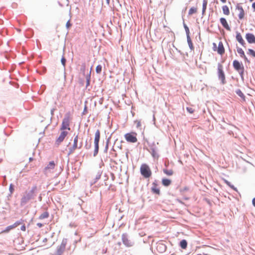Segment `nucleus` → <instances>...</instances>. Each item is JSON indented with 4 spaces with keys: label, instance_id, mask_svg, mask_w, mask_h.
Here are the masks:
<instances>
[{
    "label": "nucleus",
    "instance_id": "obj_9",
    "mask_svg": "<svg viewBox=\"0 0 255 255\" xmlns=\"http://www.w3.org/2000/svg\"><path fill=\"white\" fill-rule=\"evenodd\" d=\"M213 49L214 51L217 50L218 54L222 55L225 53V49L222 42L220 41L218 44V46L217 48L216 43H213Z\"/></svg>",
    "mask_w": 255,
    "mask_h": 255
},
{
    "label": "nucleus",
    "instance_id": "obj_30",
    "mask_svg": "<svg viewBox=\"0 0 255 255\" xmlns=\"http://www.w3.org/2000/svg\"><path fill=\"white\" fill-rule=\"evenodd\" d=\"M13 228H12V227L11 226V225L10 226H9L8 227H7L5 230H3L0 233H8L11 230L13 229Z\"/></svg>",
    "mask_w": 255,
    "mask_h": 255
},
{
    "label": "nucleus",
    "instance_id": "obj_40",
    "mask_svg": "<svg viewBox=\"0 0 255 255\" xmlns=\"http://www.w3.org/2000/svg\"><path fill=\"white\" fill-rule=\"evenodd\" d=\"M21 230L23 231V232H25L26 231V227L25 226L24 224H23L21 227Z\"/></svg>",
    "mask_w": 255,
    "mask_h": 255
},
{
    "label": "nucleus",
    "instance_id": "obj_23",
    "mask_svg": "<svg viewBox=\"0 0 255 255\" xmlns=\"http://www.w3.org/2000/svg\"><path fill=\"white\" fill-rule=\"evenodd\" d=\"M237 52L239 54H240L241 57L244 58L246 60H247V58L246 57L245 54L242 48H238Z\"/></svg>",
    "mask_w": 255,
    "mask_h": 255
},
{
    "label": "nucleus",
    "instance_id": "obj_3",
    "mask_svg": "<svg viewBox=\"0 0 255 255\" xmlns=\"http://www.w3.org/2000/svg\"><path fill=\"white\" fill-rule=\"evenodd\" d=\"M125 138L127 142L130 143H135L137 141V133L131 131L127 133L124 135Z\"/></svg>",
    "mask_w": 255,
    "mask_h": 255
},
{
    "label": "nucleus",
    "instance_id": "obj_4",
    "mask_svg": "<svg viewBox=\"0 0 255 255\" xmlns=\"http://www.w3.org/2000/svg\"><path fill=\"white\" fill-rule=\"evenodd\" d=\"M70 118L69 116L65 117L62 121L61 126L60 128V130L69 131L70 130Z\"/></svg>",
    "mask_w": 255,
    "mask_h": 255
},
{
    "label": "nucleus",
    "instance_id": "obj_33",
    "mask_svg": "<svg viewBox=\"0 0 255 255\" xmlns=\"http://www.w3.org/2000/svg\"><path fill=\"white\" fill-rule=\"evenodd\" d=\"M248 54L254 57H255V51L251 49H249L248 50Z\"/></svg>",
    "mask_w": 255,
    "mask_h": 255
},
{
    "label": "nucleus",
    "instance_id": "obj_31",
    "mask_svg": "<svg viewBox=\"0 0 255 255\" xmlns=\"http://www.w3.org/2000/svg\"><path fill=\"white\" fill-rule=\"evenodd\" d=\"M22 222L21 221H17L15 222L13 225H11L12 228H15L17 227L18 226L22 224Z\"/></svg>",
    "mask_w": 255,
    "mask_h": 255
},
{
    "label": "nucleus",
    "instance_id": "obj_42",
    "mask_svg": "<svg viewBox=\"0 0 255 255\" xmlns=\"http://www.w3.org/2000/svg\"><path fill=\"white\" fill-rule=\"evenodd\" d=\"M37 226L39 227V228H41L42 226H43V224H41V223H38L37 224Z\"/></svg>",
    "mask_w": 255,
    "mask_h": 255
},
{
    "label": "nucleus",
    "instance_id": "obj_39",
    "mask_svg": "<svg viewBox=\"0 0 255 255\" xmlns=\"http://www.w3.org/2000/svg\"><path fill=\"white\" fill-rule=\"evenodd\" d=\"M71 26V24L70 23V21H68L66 23V27L67 28H69V27H70Z\"/></svg>",
    "mask_w": 255,
    "mask_h": 255
},
{
    "label": "nucleus",
    "instance_id": "obj_22",
    "mask_svg": "<svg viewBox=\"0 0 255 255\" xmlns=\"http://www.w3.org/2000/svg\"><path fill=\"white\" fill-rule=\"evenodd\" d=\"M208 0H203L202 6V15H204L207 8Z\"/></svg>",
    "mask_w": 255,
    "mask_h": 255
},
{
    "label": "nucleus",
    "instance_id": "obj_34",
    "mask_svg": "<svg viewBox=\"0 0 255 255\" xmlns=\"http://www.w3.org/2000/svg\"><path fill=\"white\" fill-rule=\"evenodd\" d=\"M184 27L185 29L187 36H188V35H189V33H190L189 29L188 27L187 26V25L185 23H184Z\"/></svg>",
    "mask_w": 255,
    "mask_h": 255
},
{
    "label": "nucleus",
    "instance_id": "obj_47",
    "mask_svg": "<svg viewBox=\"0 0 255 255\" xmlns=\"http://www.w3.org/2000/svg\"><path fill=\"white\" fill-rule=\"evenodd\" d=\"M223 3H225L227 0H220Z\"/></svg>",
    "mask_w": 255,
    "mask_h": 255
},
{
    "label": "nucleus",
    "instance_id": "obj_36",
    "mask_svg": "<svg viewBox=\"0 0 255 255\" xmlns=\"http://www.w3.org/2000/svg\"><path fill=\"white\" fill-rule=\"evenodd\" d=\"M225 183L230 186L231 188L233 189L234 190H236V188L234 186V185H232L230 182H229L227 180H225Z\"/></svg>",
    "mask_w": 255,
    "mask_h": 255
},
{
    "label": "nucleus",
    "instance_id": "obj_32",
    "mask_svg": "<svg viewBox=\"0 0 255 255\" xmlns=\"http://www.w3.org/2000/svg\"><path fill=\"white\" fill-rule=\"evenodd\" d=\"M102 66L100 65H98L96 68V71L97 73H98V74L101 73V72L102 71Z\"/></svg>",
    "mask_w": 255,
    "mask_h": 255
},
{
    "label": "nucleus",
    "instance_id": "obj_37",
    "mask_svg": "<svg viewBox=\"0 0 255 255\" xmlns=\"http://www.w3.org/2000/svg\"><path fill=\"white\" fill-rule=\"evenodd\" d=\"M134 123L136 125V128H139L141 126V123L139 121L136 120L134 121Z\"/></svg>",
    "mask_w": 255,
    "mask_h": 255
},
{
    "label": "nucleus",
    "instance_id": "obj_21",
    "mask_svg": "<svg viewBox=\"0 0 255 255\" xmlns=\"http://www.w3.org/2000/svg\"><path fill=\"white\" fill-rule=\"evenodd\" d=\"M222 10H223V13L225 15H229L230 14V9H229V7L227 5H223L222 6Z\"/></svg>",
    "mask_w": 255,
    "mask_h": 255
},
{
    "label": "nucleus",
    "instance_id": "obj_14",
    "mask_svg": "<svg viewBox=\"0 0 255 255\" xmlns=\"http://www.w3.org/2000/svg\"><path fill=\"white\" fill-rule=\"evenodd\" d=\"M246 38L249 43H255V36L253 34L250 33H247Z\"/></svg>",
    "mask_w": 255,
    "mask_h": 255
},
{
    "label": "nucleus",
    "instance_id": "obj_49",
    "mask_svg": "<svg viewBox=\"0 0 255 255\" xmlns=\"http://www.w3.org/2000/svg\"><path fill=\"white\" fill-rule=\"evenodd\" d=\"M188 190V188L185 187L184 189V190Z\"/></svg>",
    "mask_w": 255,
    "mask_h": 255
},
{
    "label": "nucleus",
    "instance_id": "obj_7",
    "mask_svg": "<svg viewBox=\"0 0 255 255\" xmlns=\"http://www.w3.org/2000/svg\"><path fill=\"white\" fill-rule=\"evenodd\" d=\"M68 131L61 130L59 136L56 138L55 141V144L57 146H59L60 143L63 141L65 138L68 134Z\"/></svg>",
    "mask_w": 255,
    "mask_h": 255
},
{
    "label": "nucleus",
    "instance_id": "obj_2",
    "mask_svg": "<svg viewBox=\"0 0 255 255\" xmlns=\"http://www.w3.org/2000/svg\"><path fill=\"white\" fill-rule=\"evenodd\" d=\"M140 172L141 174L145 178H148L152 175L151 170L148 165L142 164L140 167Z\"/></svg>",
    "mask_w": 255,
    "mask_h": 255
},
{
    "label": "nucleus",
    "instance_id": "obj_45",
    "mask_svg": "<svg viewBox=\"0 0 255 255\" xmlns=\"http://www.w3.org/2000/svg\"><path fill=\"white\" fill-rule=\"evenodd\" d=\"M252 7L255 10V2L252 4Z\"/></svg>",
    "mask_w": 255,
    "mask_h": 255
},
{
    "label": "nucleus",
    "instance_id": "obj_26",
    "mask_svg": "<svg viewBox=\"0 0 255 255\" xmlns=\"http://www.w3.org/2000/svg\"><path fill=\"white\" fill-rule=\"evenodd\" d=\"M49 216V213L48 212H44V213H43L42 214H41L39 218V219H46V218H47Z\"/></svg>",
    "mask_w": 255,
    "mask_h": 255
},
{
    "label": "nucleus",
    "instance_id": "obj_38",
    "mask_svg": "<svg viewBox=\"0 0 255 255\" xmlns=\"http://www.w3.org/2000/svg\"><path fill=\"white\" fill-rule=\"evenodd\" d=\"M61 63L62 64V65H63V66H65V63H66V59L65 58L63 57L62 58H61Z\"/></svg>",
    "mask_w": 255,
    "mask_h": 255
},
{
    "label": "nucleus",
    "instance_id": "obj_41",
    "mask_svg": "<svg viewBox=\"0 0 255 255\" xmlns=\"http://www.w3.org/2000/svg\"><path fill=\"white\" fill-rule=\"evenodd\" d=\"M9 190L11 193H12V192L13 191V185L12 184H10V185L9 186Z\"/></svg>",
    "mask_w": 255,
    "mask_h": 255
},
{
    "label": "nucleus",
    "instance_id": "obj_13",
    "mask_svg": "<svg viewBox=\"0 0 255 255\" xmlns=\"http://www.w3.org/2000/svg\"><path fill=\"white\" fill-rule=\"evenodd\" d=\"M55 163L54 161H51L49 162L47 165L44 168V172H47L50 171L51 170H53L55 168Z\"/></svg>",
    "mask_w": 255,
    "mask_h": 255
},
{
    "label": "nucleus",
    "instance_id": "obj_6",
    "mask_svg": "<svg viewBox=\"0 0 255 255\" xmlns=\"http://www.w3.org/2000/svg\"><path fill=\"white\" fill-rule=\"evenodd\" d=\"M218 72L219 79L221 80L222 84L226 83L225 75L223 71V66L221 63L218 64Z\"/></svg>",
    "mask_w": 255,
    "mask_h": 255
},
{
    "label": "nucleus",
    "instance_id": "obj_50",
    "mask_svg": "<svg viewBox=\"0 0 255 255\" xmlns=\"http://www.w3.org/2000/svg\"><path fill=\"white\" fill-rule=\"evenodd\" d=\"M29 160H30V161L32 160V158H29Z\"/></svg>",
    "mask_w": 255,
    "mask_h": 255
},
{
    "label": "nucleus",
    "instance_id": "obj_15",
    "mask_svg": "<svg viewBox=\"0 0 255 255\" xmlns=\"http://www.w3.org/2000/svg\"><path fill=\"white\" fill-rule=\"evenodd\" d=\"M151 190L152 193L156 194L157 195H159L160 193V191L159 188H158V185L155 182L152 183V186L151 188Z\"/></svg>",
    "mask_w": 255,
    "mask_h": 255
},
{
    "label": "nucleus",
    "instance_id": "obj_27",
    "mask_svg": "<svg viewBox=\"0 0 255 255\" xmlns=\"http://www.w3.org/2000/svg\"><path fill=\"white\" fill-rule=\"evenodd\" d=\"M180 246L183 249H185L187 248V243L186 240H183L180 243Z\"/></svg>",
    "mask_w": 255,
    "mask_h": 255
},
{
    "label": "nucleus",
    "instance_id": "obj_46",
    "mask_svg": "<svg viewBox=\"0 0 255 255\" xmlns=\"http://www.w3.org/2000/svg\"><path fill=\"white\" fill-rule=\"evenodd\" d=\"M100 177H101V175H99L98 176H97L96 179H100Z\"/></svg>",
    "mask_w": 255,
    "mask_h": 255
},
{
    "label": "nucleus",
    "instance_id": "obj_51",
    "mask_svg": "<svg viewBox=\"0 0 255 255\" xmlns=\"http://www.w3.org/2000/svg\"><path fill=\"white\" fill-rule=\"evenodd\" d=\"M50 246H48V247H47L46 248H48L49 247H50Z\"/></svg>",
    "mask_w": 255,
    "mask_h": 255
},
{
    "label": "nucleus",
    "instance_id": "obj_48",
    "mask_svg": "<svg viewBox=\"0 0 255 255\" xmlns=\"http://www.w3.org/2000/svg\"><path fill=\"white\" fill-rule=\"evenodd\" d=\"M47 241V239L46 238H45L43 240V242H46Z\"/></svg>",
    "mask_w": 255,
    "mask_h": 255
},
{
    "label": "nucleus",
    "instance_id": "obj_5",
    "mask_svg": "<svg viewBox=\"0 0 255 255\" xmlns=\"http://www.w3.org/2000/svg\"><path fill=\"white\" fill-rule=\"evenodd\" d=\"M100 138V131L98 129L95 134L94 138V144H95V150L94 155L95 156L98 152L99 151V142Z\"/></svg>",
    "mask_w": 255,
    "mask_h": 255
},
{
    "label": "nucleus",
    "instance_id": "obj_25",
    "mask_svg": "<svg viewBox=\"0 0 255 255\" xmlns=\"http://www.w3.org/2000/svg\"><path fill=\"white\" fill-rule=\"evenodd\" d=\"M163 172L168 176H171L173 174V171L172 169L168 170L167 169H164L163 170Z\"/></svg>",
    "mask_w": 255,
    "mask_h": 255
},
{
    "label": "nucleus",
    "instance_id": "obj_12",
    "mask_svg": "<svg viewBox=\"0 0 255 255\" xmlns=\"http://www.w3.org/2000/svg\"><path fill=\"white\" fill-rule=\"evenodd\" d=\"M78 136L76 135L74 139V143L72 147L69 148V154H70L74 152V151L78 147Z\"/></svg>",
    "mask_w": 255,
    "mask_h": 255
},
{
    "label": "nucleus",
    "instance_id": "obj_44",
    "mask_svg": "<svg viewBox=\"0 0 255 255\" xmlns=\"http://www.w3.org/2000/svg\"><path fill=\"white\" fill-rule=\"evenodd\" d=\"M252 203L253 205L255 207V198L253 199Z\"/></svg>",
    "mask_w": 255,
    "mask_h": 255
},
{
    "label": "nucleus",
    "instance_id": "obj_1",
    "mask_svg": "<svg viewBox=\"0 0 255 255\" xmlns=\"http://www.w3.org/2000/svg\"><path fill=\"white\" fill-rule=\"evenodd\" d=\"M37 187L36 186H34L30 190L25 191L20 199V205L23 206L29 200L33 199Z\"/></svg>",
    "mask_w": 255,
    "mask_h": 255
},
{
    "label": "nucleus",
    "instance_id": "obj_17",
    "mask_svg": "<svg viewBox=\"0 0 255 255\" xmlns=\"http://www.w3.org/2000/svg\"><path fill=\"white\" fill-rule=\"evenodd\" d=\"M166 246L162 243H157L156 245V250L159 253H162L165 251Z\"/></svg>",
    "mask_w": 255,
    "mask_h": 255
},
{
    "label": "nucleus",
    "instance_id": "obj_10",
    "mask_svg": "<svg viewBox=\"0 0 255 255\" xmlns=\"http://www.w3.org/2000/svg\"><path fill=\"white\" fill-rule=\"evenodd\" d=\"M236 9L238 11V17L240 19H242L244 18L245 15V12L243 7L239 3L236 5Z\"/></svg>",
    "mask_w": 255,
    "mask_h": 255
},
{
    "label": "nucleus",
    "instance_id": "obj_20",
    "mask_svg": "<svg viewBox=\"0 0 255 255\" xmlns=\"http://www.w3.org/2000/svg\"><path fill=\"white\" fill-rule=\"evenodd\" d=\"M161 182L162 185L164 186H168L171 183V180L167 178H163Z\"/></svg>",
    "mask_w": 255,
    "mask_h": 255
},
{
    "label": "nucleus",
    "instance_id": "obj_35",
    "mask_svg": "<svg viewBox=\"0 0 255 255\" xmlns=\"http://www.w3.org/2000/svg\"><path fill=\"white\" fill-rule=\"evenodd\" d=\"M186 110L190 114H193L195 111L194 109L190 107H187Z\"/></svg>",
    "mask_w": 255,
    "mask_h": 255
},
{
    "label": "nucleus",
    "instance_id": "obj_24",
    "mask_svg": "<svg viewBox=\"0 0 255 255\" xmlns=\"http://www.w3.org/2000/svg\"><path fill=\"white\" fill-rule=\"evenodd\" d=\"M198 9L196 7H192L190 8L188 11V14L189 15H192L194 13H197Z\"/></svg>",
    "mask_w": 255,
    "mask_h": 255
},
{
    "label": "nucleus",
    "instance_id": "obj_16",
    "mask_svg": "<svg viewBox=\"0 0 255 255\" xmlns=\"http://www.w3.org/2000/svg\"><path fill=\"white\" fill-rule=\"evenodd\" d=\"M220 21L221 23V24L222 25V26L226 29L228 31H230L231 30V28L230 27V26L229 25L226 18H224V17H221L220 19Z\"/></svg>",
    "mask_w": 255,
    "mask_h": 255
},
{
    "label": "nucleus",
    "instance_id": "obj_29",
    "mask_svg": "<svg viewBox=\"0 0 255 255\" xmlns=\"http://www.w3.org/2000/svg\"><path fill=\"white\" fill-rule=\"evenodd\" d=\"M237 94L240 96L244 101H245V96L243 92L240 90L236 91Z\"/></svg>",
    "mask_w": 255,
    "mask_h": 255
},
{
    "label": "nucleus",
    "instance_id": "obj_52",
    "mask_svg": "<svg viewBox=\"0 0 255 255\" xmlns=\"http://www.w3.org/2000/svg\"><path fill=\"white\" fill-rule=\"evenodd\" d=\"M250 0V1H253L254 0Z\"/></svg>",
    "mask_w": 255,
    "mask_h": 255
},
{
    "label": "nucleus",
    "instance_id": "obj_43",
    "mask_svg": "<svg viewBox=\"0 0 255 255\" xmlns=\"http://www.w3.org/2000/svg\"><path fill=\"white\" fill-rule=\"evenodd\" d=\"M90 77L87 79V86L90 84Z\"/></svg>",
    "mask_w": 255,
    "mask_h": 255
},
{
    "label": "nucleus",
    "instance_id": "obj_8",
    "mask_svg": "<svg viewBox=\"0 0 255 255\" xmlns=\"http://www.w3.org/2000/svg\"><path fill=\"white\" fill-rule=\"evenodd\" d=\"M67 240L63 239L60 245L58 247L56 252V255H61L64 252L67 245Z\"/></svg>",
    "mask_w": 255,
    "mask_h": 255
},
{
    "label": "nucleus",
    "instance_id": "obj_18",
    "mask_svg": "<svg viewBox=\"0 0 255 255\" xmlns=\"http://www.w3.org/2000/svg\"><path fill=\"white\" fill-rule=\"evenodd\" d=\"M122 240L123 243L128 247H130L131 246V243L130 241L128 239L126 235H122Z\"/></svg>",
    "mask_w": 255,
    "mask_h": 255
},
{
    "label": "nucleus",
    "instance_id": "obj_19",
    "mask_svg": "<svg viewBox=\"0 0 255 255\" xmlns=\"http://www.w3.org/2000/svg\"><path fill=\"white\" fill-rule=\"evenodd\" d=\"M236 39L242 45H243V46L245 45V42L244 40L243 39L240 33H237Z\"/></svg>",
    "mask_w": 255,
    "mask_h": 255
},
{
    "label": "nucleus",
    "instance_id": "obj_11",
    "mask_svg": "<svg viewBox=\"0 0 255 255\" xmlns=\"http://www.w3.org/2000/svg\"><path fill=\"white\" fill-rule=\"evenodd\" d=\"M233 67L235 70L238 71V72L243 73L244 71V67L240 62H239L238 60H234L233 63Z\"/></svg>",
    "mask_w": 255,
    "mask_h": 255
},
{
    "label": "nucleus",
    "instance_id": "obj_28",
    "mask_svg": "<svg viewBox=\"0 0 255 255\" xmlns=\"http://www.w3.org/2000/svg\"><path fill=\"white\" fill-rule=\"evenodd\" d=\"M187 39L189 47L191 50H193L194 48V46L189 35H188V36H187Z\"/></svg>",
    "mask_w": 255,
    "mask_h": 255
}]
</instances>
